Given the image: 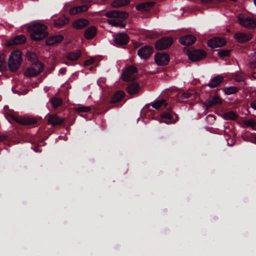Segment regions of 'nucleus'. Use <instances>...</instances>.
Returning <instances> with one entry per match:
<instances>
[{
	"instance_id": "nucleus-1",
	"label": "nucleus",
	"mask_w": 256,
	"mask_h": 256,
	"mask_svg": "<svg viewBox=\"0 0 256 256\" xmlns=\"http://www.w3.org/2000/svg\"><path fill=\"white\" fill-rule=\"evenodd\" d=\"M168 105V103L166 100L162 98L156 100L152 104V108L156 110H163L160 114V118L164 120H160V122H164L168 124H175L179 119L178 114L172 110V106L167 108Z\"/></svg>"
},
{
	"instance_id": "nucleus-2",
	"label": "nucleus",
	"mask_w": 256,
	"mask_h": 256,
	"mask_svg": "<svg viewBox=\"0 0 256 256\" xmlns=\"http://www.w3.org/2000/svg\"><path fill=\"white\" fill-rule=\"evenodd\" d=\"M47 29L46 26L40 23L32 24L28 28V31L30 32L31 38L36 41L42 40L47 36Z\"/></svg>"
},
{
	"instance_id": "nucleus-3",
	"label": "nucleus",
	"mask_w": 256,
	"mask_h": 256,
	"mask_svg": "<svg viewBox=\"0 0 256 256\" xmlns=\"http://www.w3.org/2000/svg\"><path fill=\"white\" fill-rule=\"evenodd\" d=\"M26 57L28 60L32 62L34 65V67H32L28 70L27 72L28 76H36L43 71L44 65L37 60V55L35 52H27Z\"/></svg>"
},
{
	"instance_id": "nucleus-4",
	"label": "nucleus",
	"mask_w": 256,
	"mask_h": 256,
	"mask_svg": "<svg viewBox=\"0 0 256 256\" xmlns=\"http://www.w3.org/2000/svg\"><path fill=\"white\" fill-rule=\"evenodd\" d=\"M22 60L21 52L18 50L14 51L10 56L8 62L10 70L12 72L16 71L21 64Z\"/></svg>"
},
{
	"instance_id": "nucleus-5",
	"label": "nucleus",
	"mask_w": 256,
	"mask_h": 256,
	"mask_svg": "<svg viewBox=\"0 0 256 256\" xmlns=\"http://www.w3.org/2000/svg\"><path fill=\"white\" fill-rule=\"evenodd\" d=\"M238 23L242 26L248 29L256 28V20L250 16H246L240 14L237 16Z\"/></svg>"
},
{
	"instance_id": "nucleus-6",
	"label": "nucleus",
	"mask_w": 256,
	"mask_h": 256,
	"mask_svg": "<svg viewBox=\"0 0 256 256\" xmlns=\"http://www.w3.org/2000/svg\"><path fill=\"white\" fill-rule=\"evenodd\" d=\"M188 56L192 62H198L206 58V52L200 49H192L188 51Z\"/></svg>"
},
{
	"instance_id": "nucleus-7",
	"label": "nucleus",
	"mask_w": 256,
	"mask_h": 256,
	"mask_svg": "<svg viewBox=\"0 0 256 256\" xmlns=\"http://www.w3.org/2000/svg\"><path fill=\"white\" fill-rule=\"evenodd\" d=\"M173 39L171 37H164L155 43V48L158 50H166L171 46Z\"/></svg>"
},
{
	"instance_id": "nucleus-8",
	"label": "nucleus",
	"mask_w": 256,
	"mask_h": 256,
	"mask_svg": "<svg viewBox=\"0 0 256 256\" xmlns=\"http://www.w3.org/2000/svg\"><path fill=\"white\" fill-rule=\"evenodd\" d=\"M128 36L124 32L116 34L114 38V45L117 46H125L128 44Z\"/></svg>"
},
{
	"instance_id": "nucleus-9",
	"label": "nucleus",
	"mask_w": 256,
	"mask_h": 256,
	"mask_svg": "<svg viewBox=\"0 0 256 256\" xmlns=\"http://www.w3.org/2000/svg\"><path fill=\"white\" fill-rule=\"evenodd\" d=\"M10 116L16 122L22 125L30 126L36 124L37 122L36 119L29 117H16L10 114Z\"/></svg>"
},
{
	"instance_id": "nucleus-10",
	"label": "nucleus",
	"mask_w": 256,
	"mask_h": 256,
	"mask_svg": "<svg viewBox=\"0 0 256 256\" xmlns=\"http://www.w3.org/2000/svg\"><path fill=\"white\" fill-rule=\"evenodd\" d=\"M137 72L138 69L136 66H129L122 73V76L124 80L128 82L134 80V78L133 76V75L136 73Z\"/></svg>"
},
{
	"instance_id": "nucleus-11",
	"label": "nucleus",
	"mask_w": 256,
	"mask_h": 256,
	"mask_svg": "<svg viewBox=\"0 0 256 256\" xmlns=\"http://www.w3.org/2000/svg\"><path fill=\"white\" fill-rule=\"evenodd\" d=\"M154 60L159 66H166L170 62V56L166 53H158L155 54Z\"/></svg>"
},
{
	"instance_id": "nucleus-12",
	"label": "nucleus",
	"mask_w": 256,
	"mask_h": 256,
	"mask_svg": "<svg viewBox=\"0 0 256 256\" xmlns=\"http://www.w3.org/2000/svg\"><path fill=\"white\" fill-rule=\"evenodd\" d=\"M65 118H60L56 114H50L48 116V124L52 126L62 125L64 123Z\"/></svg>"
},
{
	"instance_id": "nucleus-13",
	"label": "nucleus",
	"mask_w": 256,
	"mask_h": 256,
	"mask_svg": "<svg viewBox=\"0 0 256 256\" xmlns=\"http://www.w3.org/2000/svg\"><path fill=\"white\" fill-rule=\"evenodd\" d=\"M153 53V48L149 46H144L138 51V56L142 58L147 59Z\"/></svg>"
},
{
	"instance_id": "nucleus-14",
	"label": "nucleus",
	"mask_w": 256,
	"mask_h": 256,
	"mask_svg": "<svg viewBox=\"0 0 256 256\" xmlns=\"http://www.w3.org/2000/svg\"><path fill=\"white\" fill-rule=\"evenodd\" d=\"M226 41L222 38L215 37L210 39L208 42V46L212 48L222 46L226 45Z\"/></svg>"
},
{
	"instance_id": "nucleus-15",
	"label": "nucleus",
	"mask_w": 256,
	"mask_h": 256,
	"mask_svg": "<svg viewBox=\"0 0 256 256\" xmlns=\"http://www.w3.org/2000/svg\"><path fill=\"white\" fill-rule=\"evenodd\" d=\"M252 35L250 33H244L238 32L234 35L235 40L240 43H245L252 38Z\"/></svg>"
},
{
	"instance_id": "nucleus-16",
	"label": "nucleus",
	"mask_w": 256,
	"mask_h": 256,
	"mask_svg": "<svg viewBox=\"0 0 256 256\" xmlns=\"http://www.w3.org/2000/svg\"><path fill=\"white\" fill-rule=\"evenodd\" d=\"M105 16L110 18H116L125 19L128 16V14L124 11L121 12L117 10H113L106 12L105 14Z\"/></svg>"
},
{
	"instance_id": "nucleus-17",
	"label": "nucleus",
	"mask_w": 256,
	"mask_h": 256,
	"mask_svg": "<svg viewBox=\"0 0 256 256\" xmlns=\"http://www.w3.org/2000/svg\"><path fill=\"white\" fill-rule=\"evenodd\" d=\"M26 42V36L23 34H20L14 36L8 42V46H12L17 44H22Z\"/></svg>"
},
{
	"instance_id": "nucleus-18",
	"label": "nucleus",
	"mask_w": 256,
	"mask_h": 256,
	"mask_svg": "<svg viewBox=\"0 0 256 256\" xmlns=\"http://www.w3.org/2000/svg\"><path fill=\"white\" fill-rule=\"evenodd\" d=\"M90 22L86 18H79L74 20L72 24V27L76 30L85 28L89 25Z\"/></svg>"
},
{
	"instance_id": "nucleus-19",
	"label": "nucleus",
	"mask_w": 256,
	"mask_h": 256,
	"mask_svg": "<svg viewBox=\"0 0 256 256\" xmlns=\"http://www.w3.org/2000/svg\"><path fill=\"white\" fill-rule=\"evenodd\" d=\"M222 101L220 98L218 96H212L211 98L206 100L204 102V105L208 108L214 105L222 104Z\"/></svg>"
},
{
	"instance_id": "nucleus-20",
	"label": "nucleus",
	"mask_w": 256,
	"mask_h": 256,
	"mask_svg": "<svg viewBox=\"0 0 256 256\" xmlns=\"http://www.w3.org/2000/svg\"><path fill=\"white\" fill-rule=\"evenodd\" d=\"M156 4L154 2H144L136 6V9L138 11L148 12Z\"/></svg>"
},
{
	"instance_id": "nucleus-21",
	"label": "nucleus",
	"mask_w": 256,
	"mask_h": 256,
	"mask_svg": "<svg viewBox=\"0 0 256 256\" xmlns=\"http://www.w3.org/2000/svg\"><path fill=\"white\" fill-rule=\"evenodd\" d=\"M90 6V4L89 2L88 4H84L82 6L72 8L70 10L69 13L71 15H74L77 14L86 12Z\"/></svg>"
},
{
	"instance_id": "nucleus-22",
	"label": "nucleus",
	"mask_w": 256,
	"mask_h": 256,
	"mask_svg": "<svg viewBox=\"0 0 256 256\" xmlns=\"http://www.w3.org/2000/svg\"><path fill=\"white\" fill-rule=\"evenodd\" d=\"M64 39L62 35H55L48 38L46 41L47 46H53L62 42Z\"/></svg>"
},
{
	"instance_id": "nucleus-23",
	"label": "nucleus",
	"mask_w": 256,
	"mask_h": 256,
	"mask_svg": "<svg viewBox=\"0 0 256 256\" xmlns=\"http://www.w3.org/2000/svg\"><path fill=\"white\" fill-rule=\"evenodd\" d=\"M126 90L128 94H134L138 92L140 86L138 82H132L128 84Z\"/></svg>"
},
{
	"instance_id": "nucleus-24",
	"label": "nucleus",
	"mask_w": 256,
	"mask_h": 256,
	"mask_svg": "<svg viewBox=\"0 0 256 256\" xmlns=\"http://www.w3.org/2000/svg\"><path fill=\"white\" fill-rule=\"evenodd\" d=\"M69 21L70 18L68 17L62 16L54 20L53 24L56 28H62L67 24L69 22Z\"/></svg>"
},
{
	"instance_id": "nucleus-25",
	"label": "nucleus",
	"mask_w": 256,
	"mask_h": 256,
	"mask_svg": "<svg viewBox=\"0 0 256 256\" xmlns=\"http://www.w3.org/2000/svg\"><path fill=\"white\" fill-rule=\"evenodd\" d=\"M196 40V38L192 35H186L181 37L180 40V42L182 45L190 46L194 44Z\"/></svg>"
},
{
	"instance_id": "nucleus-26",
	"label": "nucleus",
	"mask_w": 256,
	"mask_h": 256,
	"mask_svg": "<svg viewBox=\"0 0 256 256\" xmlns=\"http://www.w3.org/2000/svg\"><path fill=\"white\" fill-rule=\"evenodd\" d=\"M224 78L221 75H218L212 78L207 86L210 88H214L218 86L223 81Z\"/></svg>"
},
{
	"instance_id": "nucleus-27",
	"label": "nucleus",
	"mask_w": 256,
	"mask_h": 256,
	"mask_svg": "<svg viewBox=\"0 0 256 256\" xmlns=\"http://www.w3.org/2000/svg\"><path fill=\"white\" fill-rule=\"evenodd\" d=\"M96 27L95 26H92L85 30L84 35L86 39L91 40L96 36Z\"/></svg>"
},
{
	"instance_id": "nucleus-28",
	"label": "nucleus",
	"mask_w": 256,
	"mask_h": 256,
	"mask_svg": "<svg viewBox=\"0 0 256 256\" xmlns=\"http://www.w3.org/2000/svg\"><path fill=\"white\" fill-rule=\"evenodd\" d=\"M124 96L125 94L123 91L118 90L112 96L109 103L114 104L118 102L124 97Z\"/></svg>"
},
{
	"instance_id": "nucleus-29",
	"label": "nucleus",
	"mask_w": 256,
	"mask_h": 256,
	"mask_svg": "<svg viewBox=\"0 0 256 256\" xmlns=\"http://www.w3.org/2000/svg\"><path fill=\"white\" fill-rule=\"evenodd\" d=\"M81 52L77 50L76 52H70L67 54L66 58L70 60L74 61L77 60L81 56Z\"/></svg>"
},
{
	"instance_id": "nucleus-30",
	"label": "nucleus",
	"mask_w": 256,
	"mask_h": 256,
	"mask_svg": "<svg viewBox=\"0 0 256 256\" xmlns=\"http://www.w3.org/2000/svg\"><path fill=\"white\" fill-rule=\"evenodd\" d=\"M108 22L110 24H111L112 26H118L124 28L126 26V23H124V21L120 20H108Z\"/></svg>"
},
{
	"instance_id": "nucleus-31",
	"label": "nucleus",
	"mask_w": 256,
	"mask_h": 256,
	"mask_svg": "<svg viewBox=\"0 0 256 256\" xmlns=\"http://www.w3.org/2000/svg\"><path fill=\"white\" fill-rule=\"evenodd\" d=\"M223 118L226 120H235L238 118V116L233 111H230L224 114Z\"/></svg>"
},
{
	"instance_id": "nucleus-32",
	"label": "nucleus",
	"mask_w": 256,
	"mask_h": 256,
	"mask_svg": "<svg viewBox=\"0 0 256 256\" xmlns=\"http://www.w3.org/2000/svg\"><path fill=\"white\" fill-rule=\"evenodd\" d=\"M130 3V0H116L112 3V6L114 8H120L128 5Z\"/></svg>"
},
{
	"instance_id": "nucleus-33",
	"label": "nucleus",
	"mask_w": 256,
	"mask_h": 256,
	"mask_svg": "<svg viewBox=\"0 0 256 256\" xmlns=\"http://www.w3.org/2000/svg\"><path fill=\"white\" fill-rule=\"evenodd\" d=\"M74 110L78 114L81 116L84 117L85 115L83 114H80L81 112H90V108L89 106H80L74 108Z\"/></svg>"
},
{
	"instance_id": "nucleus-34",
	"label": "nucleus",
	"mask_w": 256,
	"mask_h": 256,
	"mask_svg": "<svg viewBox=\"0 0 256 256\" xmlns=\"http://www.w3.org/2000/svg\"><path fill=\"white\" fill-rule=\"evenodd\" d=\"M224 91L226 94L230 95L236 94L238 91V88L236 86H232L225 88Z\"/></svg>"
},
{
	"instance_id": "nucleus-35",
	"label": "nucleus",
	"mask_w": 256,
	"mask_h": 256,
	"mask_svg": "<svg viewBox=\"0 0 256 256\" xmlns=\"http://www.w3.org/2000/svg\"><path fill=\"white\" fill-rule=\"evenodd\" d=\"M50 102L54 108H58L62 103V99L60 98L54 97L50 100Z\"/></svg>"
},
{
	"instance_id": "nucleus-36",
	"label": "nucleus",
	"mask_w": 256,
	"mask_h": 256,
	"mask_svg": "<svg viewBox=\"0 0 256 256\" xmlns=\"http://www.w3.org/2000/svg\"><path fill=\"white\" fill-rule=\"evenodd\" d=\"M234 79L238 82H243L244 80V74L240 72H237L234 75Z\"/></svg>"
},
{
	"instance_id": "nucleus-37",
	"label": "nucleus",
	"mask_w": 256,
	"mask_h": 256,
	"mask_svg": "<svg viewBox=\"0 0 256 256\" xmlns=\"http://www.w3.org/2000/svg\"><path fill=\"white\" fill-rule=\"evenodd\" d=\"M230 52L228 50H222L218 52V55L221 58H224L229 56Z\"/></svg>"
},
{
	"instance_id": "nucleus-38",
	"label": "nucleus",
	"mask_w": 256,
	"mask_h": 256,
	"mask_svg": "<svg viewBox=\"0 0 256 256\" xmlns=\"http://www.w3.org/2000/svg\"><path fill=\"white\" fill-rule=\"evenodd\" d=\"M250 67L256 68V52L252 56L250 59Z\"/></svg>"
},
{
	"instance_id": "nucleus-39",
	"label": "nucleus",
	"mask_w": 256,
	"mask_h": 256,
	"mask_svg": "<svg viewBox=\"0 0 256 256\" xmlns=\"http://www.w3.org/2000/svg\"><path fill=\"white\" fill-rule=\"evenodd\" d=\"M244 124L247 126L252 127L256 124L255 122L252 120H246L244 122Z\"/></svg>"
},
{
	"instance_id": "nucleus-40",
	"label": "nucleus",
	"mask_w": 256,
	"mask_h": 256,
	"mask_svg": "<svg viewBox=\"0 0 256 256\" xmlns=\"http://www.w3.org/2000/svg\"><path fill=\"white\" fill-rule=\"evenodd\" d=\"M75 120H76V118H74V117H70V118H68L66 120L67 122L69 124V126L66 128V130H68L70 129V126H72L74 124Z\"/></svg>"
},
{
	"instance_id": "nucleus-41",
	"label": "nucleus",
	"mask_w": 256,
	"mask_h": 256,
	"mask_svg": "<svg viewBox=\"0 0 256 256\" xmlns=\"http://www.w3.org/2000/svg\"><path fill=\"white\" fill-rule=\"evenodd\" d=\"M192 94L189 92H184L180 94L181 99H186L191 98Z\"/></svg>"
},
{
	"instance_id": "nucleus-42",
	"label": "nucleus",
	"mask_w": 256,
	"mask_h": 256,
	"mask_svg": "<svg viewBox=\"0 0 256 256\" xmlns=\"http://www.w3.org/2000/svg\"><path fill=\"white\" fill-rule=\"evenodd\" d=\"M6 64V61L4 60V54H1L0 56V69L3 68V66Z\"/></svg>"
},
{
	"instance_id": "nucleus-43",
	"label": "nucleus",
	"mask_w": 256,
	"mask_h": 256,
	"mask_svg": "<svg viewBox=\"0 0 256 256\" xmlns=\"http://www.w3.org/2000/svg\"><path fill=\"white\" fill-rule=\"evenodd\" d=\"M94 62V60L93 59H89L86 60L84 62L85 66H90Z\"/></svg>"
},
{
	"instance_id": "nucleus-44",
	"label": "nucleus",
	"mask_w": 256,
	"mask_h": 256,
	"mask_svg": "<svg viewBox=\"0 0 256 256\" xmlns=\"http://www.w3.org/2000/svg\"><path fill=\"white\" fill-rule=\"evenodd\" d=\"M222 0H201L202 2L204 3L208 2H220Z\"/></svg>"
},
{
	"instance_id": "nucleus-45",
	"label": "nucleus",
	"mask_w": 256,
	"mask_h": 256,
	"mask_svg": "<svg viewBox=\"0 0 256 256\" xmlns=\"http://www.w3.org/2000/svg\"><path fill=\"white\" fill-rule=\"evenodd\" d=\"M250 106L254 110H256V100L252 101L250 103Z\"/></svg>"
},
{
	"instance_id": "nucleus-46",
	"label": "nucleus",
	"mask_w": 256,
	"mask_h": 256,
	"mask_svg": "<svg viewBox=\"0 0 256 256\" xmlns=\"http://www.w3.org/2000/svg\"><path fill=\"white\" fill-rule=\"evenodd\" d=\"M60 72L62 74H64L66 72V68H61L60 70Z\"/></svg>"
},
{
	"instance_id": "nucleus-47",
	"label": "nucleus",
	"mask_w": 256,
	"mask_h": 256,
	"mask_svg": "<svg viewBox=\"0 0 256 256\" xmlns=\"http://www.w3.org/2000/svg\"><path fill=\"white\" fill-rule=\"evenodd\" d=\"M252 77L256 79V72H254L252 74Z\"/></svg>"
},
{
	"instance_id": "nucleus-48",
	"label": "nucleus",
	"mask_w": 256,
	"mask_h": 256,
	"mask_svg": "<svg viewBox=\"0 0 256 256\" xmlns=\"http://www.w3.org/2000/svg\"><path fill=\"white\" fill-rule=\"evenodd\" d=\"M64 63L65 64H66V65H68V66H70V65H72V64H71L70 62H64Z\"/></svg>"
},
{
	"instance_id": "nucleus-49",
	"label": "nucleus",
	"mask_w": 256,
	"mask_h": 256,
	"mask_svg": "<svg viewBox=\"0 0 256 256\" xmlns=\"http://www.w3.org/2000/svg\"><path fill=\"white\" fill-rule=\"evenodd\" d=\"M34 150L35 152H38V147H36V148H34Z\"/></svg>"
},
{
	"instance_id": "nucleus-50",
	"label": "nucleus",
	"mask_w": 256,
	"mask_h": 256,
	"mask_svg": "<svg viewBox=\"0 0 256 256\" xmlns=\"http://www.w3.org/2000/svg\"><path fill=\"white\" fill-rule=\"evenodd\" d=\"M254 4H255V6H256V0H254Z\"/></svg>"
},
{
	"instance_id": "nucleus-51",
	"label": "nucleus",
	"mask_w": 256,
	"mask_h": 256,
	"mask_svg": "<svg viewBox=\"0 0 256 256\" xmlns=\"http://www.w3.org/2000/svg\"><path fill=\"white\" fill-rule=\"evenodd\" d=\"M150 106V104H148L146 106V107H148Z\"/></svg>"
},
{
	"instance_id": "nucleus-52",
	"label": "nucleus",
	"mask_w": 256,
	"mask_h": 256,
	"mask_svg": "<svg viewBox=\"0 0 256 256\" xmlns=\"http://www.w3.org/2000/svg\"><path fill=\"white\" fill-rule=\"evenodd\" d=\"M102 108H102H103L102 107V108H100V107H98V108Z\"/></svg>"
},
{
	"instance_id": "nucleus-53",
	"label": "nucleus",
	"mask_w": 256,
	"mask_h": 256,
	"mask_svg": "<svg viewBox=\"0 0 256 256\" xmlns=\"http://www.w3.org/2000/svg\"><path fill=\"white\" fill-rule=\"evenodd\" d=\"M100 110V111H104V110Z\"/></svg>"
}]
</instances>
